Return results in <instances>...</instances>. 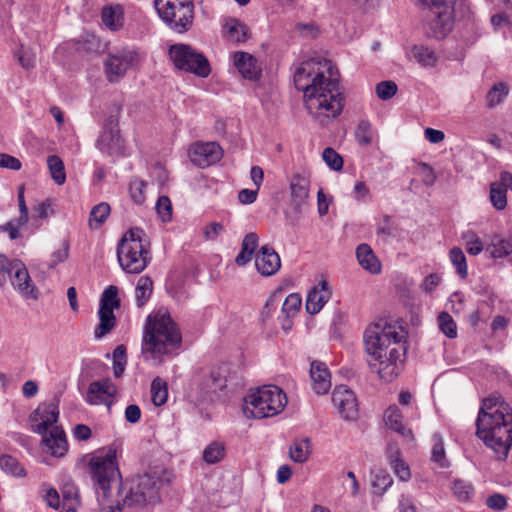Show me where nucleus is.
Masks as SVG:
<instances>
[{"label":"nucleus","instance_id":"f257e3e1","mask_svg":"<svg viewBox=\"0 0 512 512\" xmlns=\"http://www.w3.org/2000/svg\"><path fill=\"white\" fill-rule=\"evenodd\" d=\"M294 84L303 92L308 113L319 124L327 125L341 114L344 96L331 61L312 58L301 63L294 72Z\"/></svg>","mask_w":512,"mask_h":512},{"label":"nucleus","instance_id":"de8ad7c7","mask_svg":"<svg viewBox=\"0 0 512 512\" xmlns=\"http://www.w3.org/2000/svg\"><path fill=\"white\" fill-rule=\"evenodd\" d=\"M126 363V348L124 345H118L113 351V374L116 378L123 375Z\"/></svg>","mask_w":512,"mask_h":512},{"label":"nucleus","instance_id":"49530a36","mask_svg":"<svg viewBox=\"0 0 512 512\" xmlns=\"http://www.w3.org/2000/svg\"><path fill=\"white\" fill-rule=\"evenodd\" d=\"M302 300L299 294L292 293L288 295L282 304L281 312L288 319L295 316L301 309Z\"/></svg>","mask_w":512,"mask_h":512},{"label":"nucleus","instance_id":"cd10ccee","mask_svg":"<svg viewBox=\"0 0 512 512\" xmlns=\"http://www.w3.org/2000/svg\"><path fill=\"white\" fill-rule=\"evenodd\" d=\"M356 256L360 266L371 274L381 272V263L368 244H360L356 249Z\"/></svg>","mask_w":512,"mask_h":512},{"label":"nucleus","instance_id":"20e7f679","mask_svg":"<svg viewBox=\"0 0 512 512\" xmlns=\"http://www.w3.org/2000/svg\"><path fill=\"white\" fill-rule=\"evenodd\" d=\"M181 344V334L170 315L156 313L147 318L142 339V353L152 358L170 354Z\"/></svg>","mask_w":512,"mask_h":512},{"label":"nucleus","instance_id":"39448f33","mask_svg":"<svg viewBox=\"0 0 512 512\" xmlns=\"http://www.w3.org/2000/svg\"><path fill=\"white\" fill-rule=\"evenodd\" d=\"M120 267L130 274L141 273L151 260L150 244L145 232L138 227L129 229L117 245Z\"/></svg>","mask_w":512,"mask_h":512},{"label":"nucleus","instance_id":"603ef678","mask_svg":"<svg viewBox=\"0 0 512 512\" xmlns=\"http://www.w3.org/2000/svg\"><path fill=\"white\" fill-rule=\"evenodd\" d=\"M438 323L440 330L448 337V338H456L457 337V326L453 318L447 313L442 312L438 316Z\"/></svg>","mask_w":512,"mask_h":512},{"label":"nucleus","instance_id":"412c9836","mask_svg":"<svg viewBox=\"0 0 512 512\" xmlns=\"http://www.w3.org/2000/svg\"><path fill=\"white\" fill-rule=\"evenodd\" d=\"M134 61V55L131 52H117L109 55L106 59L105 73L110 82H116L125 75Z\"/></svg>","mask_w":512,"mask_h":512},{"label":"nucleus","instance_id":"5701e85b","mask_svg":"<svg viewBox=\"0 0 512 512\" xmlns=\"http://www.w3.org/2000/svg\"><path fill=\"white\" fill-rule=\"evenodd\" d=\"M310 180L304 174H294L290 181L292 204L297 212L306 204L309 197Z\"/></svg>","mask_w":512,"mask_h":512},{"label":"nucleus","instance_id":"79ce46f5","mask_svg":"<svg viewBox=\"0 0 512 512\" xmlns=\"http://www.w3.org/2000/svg\"><path fill=\"white\" fill-rule=\"evenodd\" d=\"M454 497L460 502H468L474 495V488L471 483L456 479L452 483Z\"/></svg>","mask_w":512,"mask_h":512},{"label":"nucleus","instance_id":"e2e57ef3","mask_svg":"<svg viewBox=\"0 0 512 512\" xmlns=\"http://www.w3.org/2000/svg\"><path fill=\"white\" fill-rule=\"evenodd\" d=\"M203 236L206 241H214L216 240L223 231V225L219 222H211L208 225L204 226Z\"/></svg>","mask_w":512,"mask_h":512},{"label":"nucleus","instance_id":"4d7b16f0","mask_svg":"<svg viewBox=\"0 0 512 512\" xmlns=\"http://www.w3.org/2000/svg\"><path fill=\"white\" fill-rule=\"evenodd\" d=\"M323 160L333 170L339 171L343 167L342 157L332 148L327 147L322 153Z\"/></svg>","mask_w":512,"mask_h":512},{"label":"nucleus","instance_id":"680f3d73","mask_svg":"<svg viewBox=\"0 0 512 512\" xmlns=\"http://www.w3.org/2000/svg\"><path fill=\"white\" fill-rule=\"evenodd\" d=\"M16 55L23 68L30 69L34 66L35 54L29 48L21 46Z\"/></svg>","mask_w":512,"mask_h":512},{"label":"nucleus","instance_id":"0e129e2a","mask_svg":"<svg viewBox=\"0 0 512 512\" xmlns=\"http://www.w3.org/2000/svg\"><path fill=\"white\" fill-rule=\"evenodd\" d=\"M486 505L495 511H503L507 507V499L500 493H494L486 499Z\"/></svg>","mask_w":512,"mask_h":512},{"label":"nucleus","instance_id":"2f4dec72","mask_svg":"<svg viewBox=\"0 0 512 512\" xmlns=\"http://www.w3.org/2000/svg\"><path fill=\"white\" fill-rule=\"evenodd\" d=\"M101 18L106 27L111 30H118L123 25V13L119 6L104 7L101 13Z\"/></svg>","mask_w":512,"mask_h":512},{"label":"nucleus","instance_id":"7c9ffc66","mask_svg":"<svg viewBox=\"0 0 512 512\" xmlns=\"http://www.w3.org/2000/svg\"><path fill=\"white\" fill-rule=\"evenodd\" d=\"M389 463L400 481L407 482L411 479V471L409 465L402 459L400 451L396 450L389 456Z\"/></svg>","mask_w":512,"mask_h":512},{"label":"nucleus","instance_id":"8fccbe9b","mask_svg":"<svg viewBox=\"0 0 512 512\" xmlns=\"http://www.w3.org/2000/svg\"><path fill=\"white\" fill-rule=\"evenodd\" d=\"M508 88L503 83L495 84L487 93V104L490 108L495 107L507 96Z\"/></svg>","mask_w":512,"mask_h":512},{"label":"nucleus","instance_id":"4be33fe9","mask_svg":"<svg viewBox=\"0 0 512 512\" xmlns=\"http://www.w3.org/2000/svg\"><path fill=\"white\" fill-rule=\"evenodd\" d=\"M232 62L242 78L249 81H257L260 79L262 70L253 55L247 52L237 51L232 55Z\"/></svg>","mask_w":512,"mask_h":512},{"label":"nucleus","instance_id":"1a4fd4ad","mask_svg":"<svg viewBox=\"0 0 512 512\" xmlns=\"http://www.w3.org/2000/svg\"><path fill=\"white\" fill-rule=\"evenodd\" d=\"M431 13L426 24V33L436 39L444 38L453 27V11L456 0H417Z\"/></svg>","mask_w":512,"mask_h":512},{"label":"nucleus","instance_id":"4c0bfd02","mask_svg":"<svg viewBox=\"0 0 512 512\" xmlns=\"http://www.w3.org/2000/svg\"><path fill=\"white\" fill-rule=\"evenodd\" d=\"M111 208L106 202H101L95 205L89 216V225L92 229H98L108 218Z\"/></svg>","mask_w":512,"mask_h":512},{"label":"nucleus","instance_id":"a211bd4d","mask_svg":"<svg viewBox=\"0 0 512 512\" xmlns=\"http://www.w3.org/2000/svg\"><path fill=\"white\" fill-rule=\"evenodd\" d=\"M117 388L110 378H104L102 380L93 381L90 383L86 401L91 405L112 403V398L116 395Z\"/></svg>","mask_w":512,"mask_h":512},{"label":"nucleus","instance_id":"3c124183","mask_svg":"<svg viewBox=\"0 0 512 512\" xmlns=\"http://www.w3.org/2000/svg\"><path fill=\"white\" fill-rule=\"evenodd\" d=\"M372 127L370 122L361 120L355 130L357 142L362 146H368L372 143Z\"/></svg>","mask_w":512,"mask_h":512},{"label":"nucleus","instance_id":"f8f14e48","mask_svg":"<svg viewBox=\"0 0 512 512\" xmlns=\"http://www.w3.org/2000/svg\"><path fill=\"white\" fill-rule=\"evenodd\" d=\"M161 480L150 474L139 476L123 499V507H141L159 499Z\"/></svg>","mask_w":512,"mask_h":512},{"label":"nucleus","instance_id":"72a5a7b5","mask_svg":"<svg viewBox=\"0 0 512 512\" xmlns=\"http://www.w3.org/2000/svg\"><path fill=\"white\" fill-rule=\"evenodd\" d=\"M489 199L495 209H505L507 206V187L501 181L491 183Z\"/></svg>","mask_w":512,"mask_h":512},{"label":"nucleus","instance_id":"0eeeda50","mask_svg":"<svg viewBox=\"0 0 512 512\" xmlns=\"http://www.w3.org/2000/svg\"><path fill=\"white\" fill-rule=\"evenodd\" d=\"M402 327L392 324H372L364 332L365 350L369 356L381 358L394 345H400L405 339Z\"/></svg>","mask_w":512,"mask_h":512},{"label":"nucleus","instance_id":"5fc2aeb1","mask_svg":"<svg viewBox=\"0 0 512 512\" xmlns=\"http://www.w3.org/2000/svg\"><path fill=\"white\" fill-rule=\"evenodd\" d=\"M224 456V446L219 443H211L203 452V459L208 464L220 461Z\"/></svg>","mask_w":512,"mask_h":512},{"label":"nucleus","instance_id":"58836bf2","mask_svg":"<svg viewBox=\"0 0 512 512\" xmlns=\"http://www.w3.org/2000/svg\"><path fill=\"white\" fill-rule=\"evenodd\" d=\"M0 468L7 474L15 477H24L26 471L20 462L13 456L3 454L0 456Z\"/></svg>","mask_w":512,"mask_h":512},{"label":"nucleus","instance_id":"dca6fc26","mask_svg":"<svg viewBox=\"0 0 512 512\" xmlns=\"http://www.w3.org/2000/svg\"><path fill=\"white\" fill-rule=\"evenodd\" d=\"M222 147L216 142L198 141L190 145L188 155L191 162L199 168L217 163L223 156Z\"/></svg>","mask_w":512,"mask_h":512},{"label":"nucleus","instance_id":"09e8293b","mask_svg":"<svg viewBox=\"0 0 512 512\" xmlns=\"http://www.w3.org/2000/svg\"><path fill=\"white\" fill-rule=\"evenodd\" d=\"M434 445L432 448V460L439 465L441 468L449 466V461L445 455V449L442 437L439 434L434 435Z\"/></svg>","mask_w":512,"mask_h":512},{"label":"nucleus","instance_id":"c756f323","mask_svg":"<svg viewBox=\"0 0 512 512\" xmlns=\"http://www.w3.org/2000/svg\"><path fill=\"white\" fill-rule=\"evenodd\" d=\"M203 389L207 394H215L224 389V369L221 365L211 369L203 382Z\"/></svg>","mask_w":512,"mask_h":512},{"label":"nucleus","instance_id":"aec40b11","mask_svg":"<svg viewBox=\"0 0 512 512\" xmlns=\"http://www.w3.org/2000/svg\"><path fill=\"white\" fill-rule=\"evenodd\" d=\"M255 268L264 277L272 276L280 270L281 258L273 247L264 245L255 254Z\"/></svg>","mask_w":512,"mask_h":512},{"label":"nucleus","instance_id":"9d476101","mask_svg":"<svg viewBox=\"0 0 512 512\" xmlns=\"http://www.w3.org/2000/svg\"><path fill=\"white\" fill-rule=\"evenodd\" d=\"M169 56L175 67L179 70L192 73L201 78H206L211 72L208 59L190 45L183 43L171 45Z\"/></svg>","mask_w":512,"mask_h":512},{"label":"nucleus","instance_id":"a19ab883","mask_svg":"<svg viewBox=\"0 0 512 512\" xmlns=\"http://www.w3.org/2000/svg\"><path fill=\"white\" fill-rule=\"evenodd\" d=\"M47 165L55 183L58 185L63 184L66 180V174L61 158L57 155H50L47 158Z\"/></svg>","mask_w":512,"mask_h":512},{"label":"nucleus","instance_id":"423d86ee","mask_svg":"<svg viewBox=\"0 0 512 512\" xmlns=\"http://www.w3.org/2000/svg\"><path fill=\"white\" fill-rule=\"evenodd\" d=\"M243 400L244 415L247 418L254 419L278 415L287 404L286 394L274 385H264L250 389Z\"/></svg>","mask_w":512,"mask_h":512},{"label":"nucleus","instance_id":"ddd939ff","mask_svg":"<svg viewBox=\"0 0 512 512\" xmlns=\"http://www.w3.org/2000/svg\"><path fill=\"white\" fill-rule=\"evenodd\" d=\"M119 307L118 288L117 286L110 285L104 290L100 299V308L98 311L100 321L94 330L96 339H101L115 327L116 317L114 315V309H118Z\"/></svg>","mask_w":512,"mask_h":512},{"label":"nucleus","instance_id":"b1692460","mask_svg":"<svg viewBox=\"0 0 512 512\" xmlns=\"http://www.w3.org/2000/svg\"><path fill=\"white\" fill-rule=\"evenodd\" d=\"M383 420L385 422V425L389 427L391 430L400 434L409 441L414 440L412 430L404 424L403 415L395 404L390 405L385 410Z\"/></svg>","mask_w":512,"mask_h":512},{"label":"nucleus","instance_id":"f704fd0d","mask_svg":"<svg viewBox=\"0 0 512 512\" xmlns=\"http://www.w3.org/2000/svg\"><path fill=\"white\" fill-rule=\"evenodd\" d=\"M393 484V478L385 470H378L372 475L371 486L374 493L382 496Z\"/></svg>","mask_w":512,"mask_h":512},{"label":"nucleus","instance_id":"774afa93","mask_svg":"<svg viewBox=\"0 0 512 512\" xmlns=\"http://www.w3.org/2000/svg\"><path fill=\"white\" fill-rule=\"evenodd\" d=\"M0 167L18 171L21 169L22 165L18 158L9 154L0 153Z\"/></svg>","mask_w":512,"mask_h":512},{"label":"nucleus","instance_id":"bf43d9fd","mask_svg":"<svg viewBox=\"0 0 512 512\" xmlns=\"http://www.w3.org/2000/svg\"><path fill=\"white\" fill-rule=\"evenodd\" d=\"M63 496V503L67 505L77 506L78 504V492L74 484L65 483L61 489Z\"/></svg>","mask_w":512,"mask_h":512},{"label":"nucleus","instance_id":"338daca9","mask_svg":"<svg viewBox=\"0 0 512 512\" xmlns=\"http://www.w3.org/2000/svg\"><path fill=\"white\" fill-rule=\"evenodd\" d=\"M26 224V222H21L20 219H14L7 222L5 225L0 226V230L4 232H8L9 238L11 240H15L19 236V229Z\"/></svg>","mask_w":512,"mask_h":512},{"label":"nucleus","instance_id":"a878e982","mask_svg":"<svg viewBox=\"0 0 512 512\" xmlns=\"http://www.w3.org/2000/svg\"><path fill=\"white\" fill-rule=\"evenodd\" d=\"M331 292L328 289V283L323 280L318 286L314 287L306 299V311L315 315L323 308L325 303L329 300Z\"/></svg>","mask_w":512,"mask_h":512},{"label":"nucleus","instance_id":"4468645a","mask_svg":"<svg viewBox=\"0 0 512 512\" xmlns=\"http://www.w3.org/2000/svg\"><path fill=\"white\" fill-rule=\"evenodd\" d=\"M403 347L394 345L385 355L371 357L368 359V365L371 372L376 373L379 378L386 382L393 381L402 368Z\"/></svg>","mask_w":512,"mask_h":512},{"label":"nucleus","instance_id":"6e6552de","mask_svg":"<svg viewBox=\"0 0 512 512\" xmlns=\"http://www.w3.org/2000/svg\"><path fill=\"white\" fill-rule=\"evenodd\" d=\"M159 17L177 33L187 32L193 24V0H154Z\"/></svg>","mask_w":512,"mask_h":512},{"label":"nucleus","instance_id":"13d9d810","mask_svg":"<svg viewBox=\"0 0 512 512\" xmlns=\"http://www.w3.org/2000/svg\"><path fill=\"white\" fill-rule=\"evenodd\" d=\"M397 85L393 81H382L376 85V94L381 100H389L397 93Z\"/></svg>","mask_w":512,"mask_h":512},{"label":"nucleus","instance_id":"ea45409f","mask_svg":"<svg viewBox=\"0 0 512 512\" xmlns=\"http://www.w3.org/2000/svg\"><path fill=\"white\" fill-rule=\"evenodd\" d=\"M151 398L155 406H162L168 398V388L165 381L156 377L151 383Z\"/></svg>","mask_w":512,"mask_h":512},{"label":"nucleus","instance_id":"2eb2a0df","mask_svg":"<svg viewBox=\"0 0 512 512\" xmlns=\"http://www.w3.org/2000/svg\"><path fill=\"white\" fill-rule=\"evenodd\" d=\"M97 147L110 156L124 155V140L120 135L118 120L110 116L105 122L103 132L97 140Z\"/></svg>","mask_w":512,"mask_h":512},{"label":"nucleus","instance_id":"c9c22d12","mask_svg":"<svg viewBox=\"0 0 512 512\" xmlns=\"http://www.w3.org/2000/svg\"><path fill=\"white\" fill-rule=\"evenodd\" d=\"M449 259L459 277L466 279L468 277V266L463 250L460 247H452L449 251Z\"/></svg>","mask_w":512,"mask_h":512},{"label":"nucleus","instance_id":"7ed1b4c3","mask_svg":"<svg viewBox=\"0 0 512 512\" xmlns=\"http://www.w3.org/2000/svg\"><path fill=\"white\" fill-rule=\"evenodd\" d=\"M59 418L58 404L43 402L29 415L31 430L42 436L43 451L54 457H62L68 451L65 431L55 425Z\"/></svg>","mask_w":512,"mask_h":512},{"label":"nucleus","instance_id":"c03bdc74","mask_svg":"<svg viewBox=\"0 0 512 512\" xmlns=\"http://www.w3.org/2000/svg\"><path fill=\"white\" fill-rule=\"evenodd\" d=\"M492 258H503L512 253V237L506 239H498L486 249Z\"/></svg>","mask_w":512,"mask_h":512},{"label":"nucleus","instance_id":"864d4df0","mask_svg":"<svg viewBox=\"0 0 512 512\" xmlns=\"http://www.w3.org/2000/svg\"><path fill=\"white\" fill-rule=\"evenodd\" d=\"M147 183L140 179H134L129 185V194L135 204H143L145 201V188Z\"/></svg>","mask_w":512,"mask_h":512},{"label":"nucleus","instance_id":"37998d69","mask_svg":"<svg viewBox=\"0 0 512 512\" xmlns=\"http://www.w3.org/2000/svg\"><path fill=\"white\" fill-rule=\"evenodd\" d=\"M461 238L464 242V246L468 254L476 256L483 251V242L474 231L468 230L464 232Z\"/></svg>","mask_w":512,"mask_h":512},{"label":"nucleus","instance_id":"69168bd1","mask_svg":"<svg viewBox=\"0 0 512 512\" xmlns=\"http://www.w3.org/2000/svg\"><path fill=\"white\" fill-rule=\"evenodd\" d=\"M14 265V260H9L6 256L0 255V286L5 285L8 280V277H11L12 266Z\"/></svg>","mask_w":512,"mask_h":512},{"label":"nucleus","instance_id":"473e14b6","mask_svg":"<svg viewBox=\"0 0 512 512\" xmlns=\"http://www.w3.org/2000/svg\"><path fill=\"white\" fill-rule=\"evenodd\" d=\"M311 453L310 440L308 438L296 439L290 446V458L297 463H304Z\"/></svg>","mask_w":512,"mask_h":512},{"label":"nucleus","instance_id":"bb28decb","mask_svg":"<svg viewBox=\"0 0 512 512\" xmlns=\"http://www.w3.org/2000/svg\"><path fill=\"white\" fill-rule=\"evenodd\" d=\"M250 36V29L243 22L235 18L226 21V42L237 45L246 42Z\"/></svg>","mask_w":512,"mask_h":512},{"label":"nucleus","instance_id":"6ab92c4d","mask_svg":"<svg viewBox=\"0 0 512 512\" xmlns=\"http://www.w3.org/2000/svg\"><path fill=\"white\" fill-rule=\"evenodd\" d=\"M11 284L23 297L37 299V290L32 283L30 275L25 265L19 261L14 260V265L11 267Z\"/></svg>","mask_w":512,"mask_h":512},{"label":"nucleus","instance_id":"f3484780","mask_svg":"<svg viewBox=\"0 0 512 512\" xmlns=\"http://www.w3.org/2000/svg\"><path fill=\"white\" fill-rule=\"evenodd\" d=\"M332 402L344 420H354L358 415L355 393L346 385H338L332 393Z\"/></svg>","mask_w":512,"mask_h":512},{"label":"nucleus","instance_id":"6e6d98bb","mask_svg":"<svg viewBox=\"0 0 512 512\" xmlns=\"http://www.w3.org/2000/svg\"><path fill=\"white\" fill-rule=\"evenodd\" d=\"M156 210L163 222H169L172 219V204L169 197L160 196L156 203Z\"/></svg>","mask_w":512,"mask_h":512},{"label":"nucleus","instance_id":"f03ea898","mask_svg":"<svg viewBox=\"0 0 512 512\" xmlns=\"http://www.w3.org/2000/svg\"><path fill=\"white\" fill-rule=\"evenodd\" d=\"M476 435L498 460L507 458L512 446V408L499 395L482 400L476 419Z\"/></svg>","mask_w":512,"mask_h":512},{"label":"nucleus","instance_id":"052dcab7","mask_svg":"<svg viewBox=\"0 0 512 512\" xmlns=\"http://www.w3.org/2000/svg\"><path fill=\"white\" fill-rule=\"evenodd\" d=\"M279 302L280 299H278L277 294H273L267 299L261 311L260 319L262 323H266L270 319L272 312L277 309Z\"/></svg>","mask_w":512,"mask_h":512},{"label":"nucleus","instance_id":"393cba45","mask_svg":"<svg viewBox=\"0 0 512 512\" xmlns=\"http://www.w3.org/2000/svg\"><path fill=\"white\" fill-rule=\"evenodd\" d=\"M310 376L313 389L317 394H326L331 388V374L325 363L314 361L311 363Z\"/></svg>","mask_w":512,"mask_h":512},{"label":"nucleus","instance_id":"9b49d317","mask_svg":"<svg viewBox=\"0 0 512 512\" xmlns=\"http://www.w3.org/2000/svg\"><path fill=\"white\" fill-rule=\"evenodd\" d=\"M117 449L110 446L103 456H95L90 460V469L97 489H101L103 497H107L111 483L119 476L117 466Z\"/></svg>","mask_w":512,"mask_h":512},{"label":"nucleus","instance_id":"e433bc0d","mask_svg":"<svg viewBox=\"0 0 512 512\" xmlns=\"http://www.w3.org/2000/svg\"><path fill=\"white\" fill-rule=\"evenodd\" d=\"M153 290V282L148 276H141L135 288V297L138 307H142L150 298Z\"/></svg>","mask_w":512,"mask_h":512},{"label":"nucleus","instance_id":"c85d7f7f","mask_svg":"<svg viewBox=\"0 0 512 512\" xmlns=\"http://www.w3.org/2000/svg\"><path fill=\"white\" fill-rule=\"evenodd\" d=\"M258 241V235L254 232L248 233L244 237L241 245V251L235 258V263L238 266H245L248 262L251 261L252 256L258 247Z\"/></svg>","mask_w":512,"mask_h":512},{"label":"nucleus","instance_id":"a18cd8bd","mask_svg":"<svg viewBox=\"0 0 512 512\" xmlns=\"http://www.w3.org/2000/svg\"><path fill=\"white\" fill-rule=\"evenodd\" d=\"M413 57L422 66H434L437 62L436 54L433 50L425 46H414L411 49Z\"/></svg>","mask_w":512,"mask_h":512}]
</instances>
